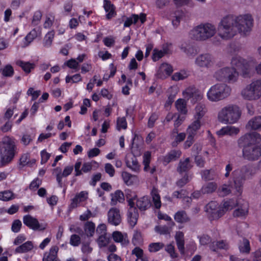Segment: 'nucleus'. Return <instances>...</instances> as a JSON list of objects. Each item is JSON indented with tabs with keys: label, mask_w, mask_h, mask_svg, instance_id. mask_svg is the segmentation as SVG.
Returning a JSON list of instances; mask_svg holds the SVG:
<instances>
[{
	"label": "nucleus",
	"mask_w": 261,
	"mask_h": 261,
	"mask_svg": "<svg viewBox=\"0 0 261 261\" xmlns=\"http://www.w3.org/2000/svg\"><path fill=\"white\" fill-rule=\"evenodd\" d=\"M261 135L256 133H247L238 140V145L243 147L242 155L249 161L257 160L261 156Z\"/></svg>",
	"instance_id": "nucleus-1"
},
{
	"label": "nucleus",
	"mask_w": 261,
	"mask_h": 261,
	"mask_svg": "<svg viewBox=\"0 0 261 261\" xmlns=\"http://www.w3.org/2000/svg\"><path fill=\"white\" fill-rule=\"evenodd\" d=\"M255 174V169L250 164L242 166L232 172L234 188L238 193L242 192L245 181L251 179Z\"/></svg>",
	"instance_id": "nucleus-2"
},
{
	"label": "nucleus",
	"mask_w": 261,
	"mask_h": 261,
	"mask_svg": "<svg viewBox=\"0 0 261 261\" xmlns=\"http://www.w3.org/2000/svg\"><path fill=\"white\" fill-rule=\"evenodd\" d=\"M233 15L223 17L219 22L217 28L218 36L223 40H227L237 35V29L235 25Z\"/></svg>",
	"instance_id": "nucleus-3"
},
{
	"label": "nucleus",
	"mask_w": 261,
	"mask_h": 261,
	"mask_svg": "<svg viewBox=\"0 0 261 261\" xmlns=\"http://www.w3.org/2000/svg\"><path fill=\"white\" fill-rule=\"evenodd\" d=\"M232 89L225 83H217L208 89L206 97L211 102H218L228 98L231 93Z\"/></svg>",
	"instance_id": "nucleus-4"
},
{
	"label": "nucleus",
	"mask_w": 261,
	"mask_h": 261,
	"mask_svg": "<svg viewBox=\"0 0 261 261\" xmlns=\"http://www.w3.org/2000/svg\"><path fill=\"white\" fill-rule=\"evenodd\" d=\"M217 33V28L211 23H204L194 28L190 32L191 38L197 41H205L213 37Z\"/></svg>",
	"instance_id": "nucleus-5"
},
{
	"label": "nucleus",
	"mask_w": 261,
	"mask_h": 261,
	"mask_svg": "<svg viewBox=\"0 0 261 261\" xmlns=\"http://www.w3.org/2000/svg\"><path fill=\"white\" fill-rule=\"evenodd\" d=\"M241 115V111L236 105H228L223 107L218 112V119L224 124H233L237 122Z\"/></svg>",
	"instance_id": "nucleus-6"
},
{
	"label": "nucleus",
	"mask_w": 261,
	"mask_h": 261,
	"mask_svg": "<svg viewBox=\"0 0 261 261\" xmlns=\"http://www.w3.org/2000/svg\"><path fill=\"white\" fill-rule=\"evenodd\" d=\"M15 148L14 140L8 136L4 137L0 141V154L3 164H7L13 160Z\"/></svg>",
	"instance_id": "nucleus-7"
},
{
	"label": "nucleus",
	"mask_w": 261,
	"mask_h": 261,
	"mask_svg": "<svg viewBox=\"0 0 261 261\" xmlns=\"http://www.w3.org/2000/svg\"><path fill=\"white\" fill-rule=\"evenodd\" d=\"M241 95L243 99L249 101L260 98L261 79L252 81L241 91Z\"/></svg>",
	"instance_id": "nucleus-8"
},
{
	"label": "nucleus",
	"mask_w": 261,
	"mask_h": 261,
	"mask_svg": "<svg viewBox=\"0 0 261 261\" xmlns=\"http://www.w3.org/2000/svg\"><path fill=\"white\" fill-rule=\"evenodd\" d=\"M213 77L217 81L232 84L237 81L238 73L234 68L224 67L217 70L214 72Z\"/></svg>",
	"instance_id": "nucleus-9"
},
{
	"label": "nucleus",
	"mask_w": 261,
	"mask_h": 261,
	"mask_svg": "<svg viewBox=\"0 0 261 261\" xmlns=\"http://www.w3.org/2000/svg\"><path fill=\"white\" fill-rule=\"evenodd\" d=\"M235 25L237 29V34L245 35L250 32L253 26V19L250 15L233 16Z\"/></svg>",
	"instance_id": "nucleus-10"
},
{
	"label": "nucleus",
	"mask_w": 261,
	"mask_h": 261,
	"mask_svg": "<svg viewBox=\"0 0 261 261\" xmlns=\"http://www.w3.org/2000/svg\"><path fill=\"white\" fill-rule=\"evenodd\" d=\"M205 211L213 219H217L224 214V210L216 201L209 202L205 206Z\"/></svg>",
	"instance_id": "nucleus-11"
},
{
	"label": "nucleus",
	"mask_w": 261,
	"mask_h": 261,
	"mask_svg": "<svg viewBox=\"0 0 261 261\" xmlns=\"http://www.w3.org/2000/svg\"><path fill=\"white\" fill-rule=\"evenodd\" d=\"M23 222L29 228L35 231H43L45 230L47 226L46 223L40 224L36 218L30 215L23 216Z\"/></svg>",
	"instance_id": "nucleus-12"
},
{
	"label": "nucleus",
	"mask_w": 261,
	"mask_h": 261,
	"mask_svg": "<svg viewBox=\"0 0 261 261\" xmlns=\"http://www.w3.org/2000/svg\"><path fill=\"white\" fill-rule=\"evenodd\" d=\"M214 58L210 54H204L199 55L195 59V64L200 68H211L215 63Z\"/></svg>",
	"instance_id": "nucleus-13"
},
{
	"label": "nucleus",
	"mask_w": 261,
	"mask_h": 261,
	"mask_svg": "<svg viewBox=\"0 0 261 261\" xmlns=\"http://www.w3.org/2000/svg\"><path fill=\"white\" fill-rule=\"evenodd\" d=\"M185 98L191 99L193 103L202 100L203 98L202 93L194 87H189L182 92Z\"/></svg>",
	"instance_id": "nucleus-14"
},
{
	"label": "nucleus",
	"mask_w": 261,
	"mask_h": 261,
	"mask_svg": "<svg viewBox=\"0 0 261 261\" xmlns=\"http://www.w3.org/2000/svg\"><path fill=\"white\" fill-rule=\"evenodd\" d=\"M248 203L243 200H239L238 205L233 215L234 217L245 218L248 212Z\"/></svg>",
	"instance_id": "nucleus-15"
},
{
	"label": "nucleus",
	"mask_w": 261,
	"mask_h": 261,
	"mask_svg": "<svg viewBox=\"0 0 261 261\" xmlns=\"http://www.w3.org/2000/svg\"><path fill=\"white\" fill-rule=\"evenodd\" d=\"M108 220L112 225H118L121 222L119 210L116 207L111 208L108 212Z\"/></svg>",
	"instance_id": "nucleus-16"
},
{
	"label": "nucleus",
	"mask_w": 261,
	"mask_h": 261,
	"mask_svg": "<svg viewBox=\"0 0 261 261\" xmlns=\"http://www.w3.org/2000/svg\"><path fill=\"white\" fill-rule=\"evenodd\" d=\"M88 192L86 191H83L77 193L75 197L71 199L70 207L74 208L77 207L81 202H84L88 198Z\"/></svg>",
	"instance_id": "nucleus-17"
},
{
	"label": "nucleus",
	"mask_w": 261,
	"mask_h": 261,
	"mask_svg": "<svg viewBox=\"0 0 261 261\" xmlns=\"http://www.w3.org/2000/svg\"><path fill=\"white\" fill-rule=\"evenodd\" d=\"M173 71L172 66L167 63L162 64L156 72V76L160 79H165Z\"/></svg>",
	"instance_id": "nucleus-18"
},
{
	"label": "nucleus",
	"mask_w": 261,
	"mask_h": 261,
	"mask_svg": "<svg viewBox=\"0 0 261 261\" xmlns=\"http://www.w3.org/2000/svg\"><path fill=\"white\" fill-rule=\"evenodd\" d=\"M139 20L143 23L146 21V14L144 13H141L140 15L132 14L130 17L126 18L124 23V27H129L132 24L136 23Z\"/></svg>",
	"instance_id": "nucleus-19"
},
{
	"label": "nucleus",
	"mask_w": 261,
	"mask_h": 261,
	"mask_svg": "<svg viewBox=\"0 0 261 261\" xmlns=\"http://www.w3.org/2000/svg\"><path fill=\"white\" fill-rule=\"evenodd\" d=\"M255 64V61L252 59L249 61L245 60L240 71L244 77H248L251 73Z\"/></svg>",
	"instance_id": "nucleus-20"
},
{
	"label": "nucleus",
	"mask_w": 261,
	"mask_h": 261,
	"mask_svg": "<svg viewBox=\"0 0 261 261\" xmlns=\"http://www.w3.org/2000/svg\"><path fill=\"white\" fill-rule=\"evenodd\" d=\"M129 207L128 210L127 217L130 225L134 226L137 223L139 215L138 210L135 206V204L128 205Z\"/></svg>",
	"instance_id": "nucleus-21"
},
{
	"label": "nucleus",
	"mask_w": 261,
	"mask_h": 261,
	"mask_svg": "<svg viewBox=\"0 0 261 261\" xmlns=\"http://www.w3.org/2000/svg\"><path fill=\"white\" fill-rule=\"evenodd\" d=\"M248 129L254 130H261V116L252 118L249 120L246 126Z\"/></svg>",
	"instance_id": "nucleus-22"
},
{
	"label": "nucleus",
	"mask_w": 261,
	"mask_h": 261,
	"mask_svg": "<svg viewBox=\"0 0 261 261\" xmlns=\"http://www.w3.org/2000/svg\"><path fill=\"white\" fill-rule=\"evenodd\" d=\"M206 105L203 103H198L194 109V119H197L201 120L202 117L207 112Z\"/></svg>",
	"instance_id": "nucleus-23"
},
{
	"label": "nucleus",
	"mask_w": 261,
	"mask_h": 261,
	"mask_svg": "<svg viewBox=\"0 0 261 261\" xmlns=\"http://www.w3.org/2000/svg\"><path fill=\"white\" fill-rule=\"evenodd\" d=\"M175 240L179 251L181 254H184L185 251L184 233L182 231H177L175 235Z\"/></svg>",
	"instance_id": "nucleus-24"
},
{
	"label": "nucleus",
	"mask_w": 261,
	"mask_h": 261,
	"mask_svg": "<svg viewBox=\"0 0 261 261\" xmlns=\"http://www.w3.org/2000/svg\"><path fill=\"white\" fill-rule=\"evenodd\" d=\"M112 237L115 242L120 243L122 245H126L129 243L127 236L126 233L115 231L113 232Z\"/></svg>",
	"instance_id": "nucleus-25"
},
{
	"label": "nucleus",
	"mask_w": 261,
	"mask_h": 261,
	"mask_svg": "<svg viewBox=\"0 0 261 261\" xmlns=\"http://www.w3.org/2000/svg\"><path fill=\"white\" fill-rule=\"evenodd\" d=\"M41 35V31L40 28H36L33 29L24 38L25 46H28L35 38L40 37Z\"/></svg>",
	"instance_id": "nucleus-26"
},
{
	"label": "nucleus",
	"mask_w": 261,
	"mask_h": 261,
	"mask_svg": "<svg viewBox=\"0 0 261 261\" xmlns=\"http://www.w3.org/2000/svg\"><path fill=\"white\" fill-rule=\"evenodd\" d=\"M103 8L107 13L106 18L107 19H110L116 15V13L115 11V7L110 1H103Z\"/></svg>",
	"instance_id": "nucleus-27"
},
{
	"label": "nucleus",
	"mask_w": 261,
	"mask_h": 261,
	"mask_svg": "<svg viewBox=\"0 0 261 261\" xmlns=\"http://www.w3.org/2000/svg\"><path fill=\"white\" fill-rule=\"evenodd\" d=\"M239 132V129L231 126H226L222 127L217 132V134L221 137L224 135L232 136L237 135Z\"/></svg>",
	"instance_id": "nucleus-28"
},
{
	"label": "nucleus",
	"mask_w": 261,
	"mask_h": 261,
	"mask_svg": "<svg viewBox=\"0 0 261 261\" xmlns=\"http://www.w3.org/2000/svg\"><path fill=\"white\" fill-rule=\"evenodd\" d=\"M201 126V120L194 119V120L189 125L188 127L187 128V134L195 136L197 132L200 128Z\"/></svg>",
	"instance_id": "nucleus-29"
},
{
	"label": "nucleus",
	"mask_w": 261,
	"mask_h": 261,
	"mask_svg": "<svg viewBox=\"0 0 261 261\" xmlns=\"http://www.w3.org/2000/svg\"><path fill=\"white\" fill-rule=\"evenodd\" d=\"M181 154L180 150H171L164 157V163L166 165L171 161H175L180 156Z\"/></svg>",
	"instance_id": "nucleus-30"
},
{
	"label": "nucleus",
	"mask_w": 261,
	"mask_h": 261,
	"mask_svg": "<svg viewBox=\"0 0 261 261\" xmlns=\"http://www.w3.org/2000/svg\"><path fill=\"white\" fill-rule=\"evenodd\" d=\"M136 205L141 211H145L150 207L151 203L148 196H143L137 200Z\"/></svg>",
	"instance_id": "nucleus-31"
},
{
	"label": "nucleus",
	"mask_w": 261,
	"mask_h": 261,
	"mask_svg": "<svg viewBox=\"0 0 261 261\" xmlns=\"http://www.w3.org/2000/svg\"><path fill=\"white\" fill-rule=\"evenodd\" d=\"M111 204L115 205L118 202H122L124 200L123 193L120 190H117L114 193L111 194Z\"/></svg>",
	"instance_id": "nucleus-32"
},
{
	"label": "nucleus",
	"mask_w": 261,
	"mask_h": 261,
	"mask_svg": "<svg viewBox=\"0 0 261 261\" xmlns=\"http://www.w3.org/2000/svg\"><path fill=\"white\" fill-rule=\"evenodd\" d=\"M121 176L124 183L128 186L133 185L137 180V176L132 175L126 171L122 172Z\"/></svg>",
	"instance_id": "nucleus-33"
},
{
	"label": "nucleus",
	"mask_w": 261,
	"mask_h": 261,
	"mask_svg": "<svg viewBox=\"0 0 261 261\" xmlns=\"http://www.w3.org/2000/svg\"><path fill=\"white\" fill-rule=\"evenodd\" d=\"M58 248L57 246L52 247L48 254H45L43 258V261H56L57 259V253Z\"/></svg>",
	"instance_id": "nucleus-34"
},
{
	"label": "nucleus",
	"mask_w": 261,
	"mask_h": 261,
	"mask_svg": "<svg viewBox=\"0 0 261 261\" xmlns=\"http://www.w3.org/2000/svg\"><path fill=\"white\" fill-rule=\"evenodd\" d=\"M34 247L33 244L31 241H27L23 244L17 247L15 252L17 253H22L31 251Z\"/></svg>",
	"instance_id": "nucleus-35"
},
{
	"label": "nucleus",
	"mask_w": 261,
	"mask_h": 261,
	"mask_svg": "<svg viewBox=\"0 0 261 261\" xmlns=\"http://www.w3.org/2000/svg\"><path fill=\"white\" fill-rule=\"evenodd\" d=\"M151 153L149 151H146L143 155V164L144 165V170L145 171H149L152 174L155 171V168H151L150 170L149 164L150 162Z\"/></svg>",
	"instance_id": "nucleus-36"
},
{
	"label": "nucleus",
	"mask_w": 261,
	"mask_h": 261,
	"mask_svg": "<svg viewBox=\"0 0 261 261\" xmlns=\"http://www.w3.org/2000/svg\"><path fill=\"white\" fill-rule=\"evenodd\" d=\"M239 249L242 253H249L250 251V243L246 238H242L239 243Z\"/></svg>",
	"instance_id": "nucleus-37"
},
{
	"label": "nucleus",
	"mask_w": 261,
	"mask_h": 261,
	"mask_svg": "<svg viewBox=\"0 0 261 261\" xmlns=\"http://www.w3.org/2000/svg\"><path fill=\"white\" fill-rule=\"evenodd\" d=\"M151 195L152 197L154 206L156 208L159 209L161 206V201L160 196L159 194L158 190L156 188H153L151 192Z\"/></svg>",
	"instance_id": "nucleus-38"
},
{
	"label": "nucleus",
	"mask_w": 261,
	"mask_h": 261,
	"mask_svg": "<svg viewBox=\"0 0 261 261\" xmlns=\"http://www.w3.org/2000/svg\"><path fill=\"white\" fill-rule=\"evenodd\" d=\"M84 231L88 237H93L95 231V226L93 222L88 221L84 224Z\"/></svg>",
	"instance_id": "nucleus-39"
},
{
	"label": "nucleus",
	"mask_w": 261,
	"mask_h": 261,
	"mask_svg": "<svg viewBox=\"0 0 261 261\" xmlns=\"http://www.w3.org/2000/svg\"><path fill=\"white\" fill-rule=\"evenodd\" d=\"M126 164L127 167L134 171L138 172L140 170V165L135 156H133L130 159L127 160Z\"/></svg>",
	"instance_id": "nucleus-40"
},
{
	"label": "nucleus",
	"mask_w": 261,
	"mask_h": 261,
	"mask_svg": "<svg viewBox=\"0 0 261 261\" xmlns=\"http://www.w3.org/2000/svg\"><path fill=\"white\" fill-rule=\"evenodd\" d=\"M192 167V165L190 162L189 158H186L184 161H180L178 164L177 171L179 173L186 172L190 170Z\"/></svg>",
	"instance_id": "nucleus-41"
},
{
	"label": "nucleus",
	"mask_w": 261,
	"mask_h": 261,
	"mask_svg": "<svg viewBox=\"0 0 261 261\" xmlns=\"http://www.w3.org/2000/svg\"><path fill=\"white\" fill-rule=\"evenodd\" d=\"M245 62V59L240 56H234L231 60V68H234L236 70H240L243 64Z\"/></svg>",
	"instance_id": "nucleus-42"
},
{
	"label": "nucleus",
	"mask_w": 261,
	"mask_h": 261,
	"mask_svg": "<svg viewBox=\"0 0 261 261\" xmlns=\"http://www.w3.org/2000/svg\"><path fill=\"white\" fill-rule=\"evenodd\" d=\"M175 220L180 223H186L189 221V218L188 217L186 213L184 211H178L175 213L174 215Z\"/></svg>",
	"instance_id": "nucleus-43"
},
{
	"label": "nucleus",
	"mask_w": 261,
	"mask_h": 261,
	"mask_svg": "<svg viewBox=\"0 0 261 261\" xmlns=\"http://www.w3.org/2000/svg\"><path fill=\"white\" fill-rule=\"evenodd\" d=\"M172 24L174 27H177L180 21L184 20L185 14L182 11H176L172 16Z\"/></svg>",
	"instance_id": "nucleus-44"
},
{
	"label": "nucleus",
	"mask_w": 261,
	"mask_h": 261,
	"mask_svg": "<svg viewBox=\"0 0 261 261\" xmlns=\"http://www.w3.org/2000/svg\"><path fill=\"white\" fill-rule=\"evenodd\" d=\"M217 188V185L215 182H208L202 186L201 192L202 194L212 193L216 190Z\"/></svg>",
	"instance_id": "nucleus-45"
},
{
	"label": "nucleus",
	"mask_w": 261,
	"mask_h": 261,
	"mask_svg": "<svg viewBox=\"0 0 261 261\" xmlns=\"http://www.w3.org/2000/svg\"><path fill=\"white\" fill-rule=\"evenodd\" d=\"M210 248L212 251H215L219 249H227L228 248V245L226 242L224 241L213 242L210 245Z\"/></svg>",
	"instance_id": "nucleus-46"
},
{
	"label": "nucleus",
	"mask_w": 261,
	"mask_h": 261,
	"mask_svg": "<svg viewBox=\"0 0 261 261\" xmlns=\"http://www.w3.org/2000/svg\"><path fill=\"white\" fill-rule=\"evenodd\" d=\"M181 49L189 56H194L198 53L196 47L191 44H187L185 46H181Z\"/></svg>",
	"instance_id": "nucleus-47"
},
{
	"label": "nucleus",
	"mask_w": 261,
	"mask_h": 261,
	"mask_svg": "<svg viewBox=\"0 0 261 261\" xmlns=\"http://www.w3.org/2000/svg\"><path fill=\"white\" fill-rule=\"evenodd\" d=\"M54 36L55 32L53 31L48 32L45 35L43 40V45L45 47L51 46Z\"/></svg>",
	"instance_id": "nucleus-48"
},
{
	"label": "nucleus",
	"mask_w": 261,
	"mask_h": 261,
	"mask_svg": "<svg viewBox=\"0 0 261 261\" xmlns=\"http://www.w3.org/2000/svg\"><path fill=\"white\" fill-rule=\"evenodd\" d=\"M175 106L179 112L181 114H186L187 113V102L183 99H178L175 102Z\"/></svg>",
	"instance_id": "nucleus-49"
},
{
	"label": "nucleus",
	"mask_w": 261,
	"mask_h": 261,
	"mask_svg": "<svg viewBox=\"0 0 261 261\" xmlns=\"http://www.w3.org/2000/svg\"><path fill=\"white\" fill-rule=\"evenodd\" d=\"M15 198L13 193L9 190L0 192V200L8 201Z\"/></svg>",
	"instance_id": "nucleus-50"
},
{
	"label": "nucleus",
	"mask_w": 261,
	"mask_h": 261,
	"mask_svg": "<svg viewBox=\"0 0 261 261\" xmlns=\"http://www.w3.org/2000/svg\"><path fill=\"white\" fill-rule=\"evenodd\" d=\"M165 247V245L162 242L151 243L148 245V250L150 252H156Z\"/></svg>",
	"instance_id": "nucleus-51"
},
{
	"label": "nucleus",
	"mask_w": 261,
	"mask_h": 261,
	"mask_svg": "<svg viewBox=\"0 0 261 261\" xmlns=\"http://www.w3.org/2000/svg\"><path fill=\"white\" fill-rule=\"evenodd\" d=\"M17 65L22 68V69L27 73L31 72V69L34 68V64L30 62H25L22 61H18L17 62Z\"/></svg>",
	"instance_id": "nucleus-52"
},
{
	"label": "nucleus",
	"mask_w": 261,
	"mask_h": 261,
	"mask_svg": "<svg viewBox=\"0 0 261 261\" xmlns=\"http://www.w3.org/2000/svg\"><path fill=\"white\" fill-rule=\"evenodd\" d=\"M238 203V201L234 199H229L224 202L223 206L221 207V208H223L225 212L226 211L232 210L234 207H237Z\"/></svg>",
	"instance_id": "nucleus-53"
},
{
	"label": "nucleus",
	"mask_w": 261,
	"mask_h": 261,
	"mask_svg": "<svg viewBox=\"0 0 261 261\" xmlns=\"http://www.w3.org/2000/svg\"><path fill=\"white\" fill-rule=\"evenodd\" d=\"M125 195L128 202V205L135 204L133 200L137 197L136 193L127 189L125 190Z\"/></svg>",
	"instance_id": "nucleus-54"
},
{
	"label": "nucleus",
	"mask_w": 261,
	"mask_h": 261,
	"mask_svg": "<svg viewBox=\"0 0 261 261\" xmlns=\"http://www.w3.org/2000/svg\"><path fill=\"white\" fill-rule=\"evenodd\" d=\"M188 75L189 74L186 71L180 70L179 72L174 73V74L172 75V79L173 80L178 81L186 79L188 77Z\"/></svg>",
	"instance_id": "nucleus-55"
},
{
	"label": "nucleus",
	"mask_w": 261,
	"mask_h": 261,
	"mask_svg": "<svg viewBox=\"0 0 261 261\" xmlns=\"http://www.w3.org/2000/svg\"><path fill=\"white\" fill-rule=\"evenodd\" d=\"M110 236L108 234L98 236L97 243L100 247L106 246L109 243Z\"/></svg>",
	"instance_id": "nucleus-56"
},
{
	"label": "nucleus",
	"mask_w": 261,
	"mask_h": 261,
	"mask_svg": "<svg viewBox=\"0 0 261 261\" xmlns=\"http://www.w3.org/2000/svg\"><path fill=\"white\" fill-rule=\"evenodd\" d=\"M2 75L5 77H11L14 74V69L10 65H7L2 70Z\"/></svg>",
	"instance_id": "nucleus-57"
},
{
	"label": "nucleus",
	"mask_w": 261,
	"mask_h": 261,
	"mask_svg": "<svg viewBox=\"0 0 261 261\" xmlns=\"http://www.w3.org/2000/svg\"><path fill=\"white\" fill-rule=\"evenodd\" d=\"M214 171L211 170H205L201 172L202 178L205 180H211L214 179Z\"/></svg>",
	"instance_id": "nucleus-58"
},
{
	"label": "nucleus",
	"mask_w": 261,
	"mask_h": 261,
	"mask_svg": "<svg viewBox=\"0 0 261 261\" xmlns=\"http://www.w3.org/2000/svg\"><path fill=\"white\" fill-rule=\"evenodd\" d=\"M42 16V13L41 11L37 10L35 11L33 16L32 24L33 25H37L40 22Z\"/></svg>",
	"instance_id": "nucleus-59"
},
{
	"label": "nucleus",
	"mask_w": 261,
	"mask_h": 261,
	"mask_svg": "<svg viewBox=\"0 0 261 261\" xmlns=\"http://www.w3.org/2000/svg\"><path fill=\"white\" fill-rule=\"evenodd\" d=\"M165 251L168 252L171 258L177 257L178 254L175 252L174 246L172 244H168L165 247Z\"/></svg>",
	"instance_id": "nucleus-60"
},
{
	"label": "nucleus",
	"mask_w": 261,
	"mask_h": 261,
	"mask_svg": "<svg viewBox=\"0 0 261 261\" xmlns=\"http://www.w3.org/2000/svg\"><path fill=\"white\" fill-rule=\"evenodd\" d=\"M55 20V16L53 13H49L46 17V20L44 23V28H50Z\"/></svg>",
	"instance_id": "nucleus-61"
},
{
	"label": "nucleus",
	"mask_w": 261,
	"mask_h": 261,
	"mask_svg": "<svg viewBox=\"0 0 261 261\" xmlns=\"http://www.w3.org/2000/svg\"><path fill=\"white\" fill-rule=\"evenodd\" d=\"M167 50L164 49L163 50H157V49H154L153 50V54L152 56V60L154 61H156L159 60L160 58H161L162 57L164 56L166 54H167Z\"/></svg>",
	"instance_id": "nucleus-62"
},
{
	"label": "nucleus",
	"mask_w": 261,
	"mask_h": 261,
	"mask_svg": "<svg viewBox=\"0 0 261 261\" xmlns=\"http://www.w3.org/2000/svg\"><path fill=\"white\" fill-rule=\"evenodd\" d=\"M81 237L75 234H72L70 238V244L71 245L76 247L81 244Z\"/></svg>",
	"instance_id": "nucleus-63"
},
{
	"label": "nucleus",
	"mask_w": 261,
	"mask_h": 261,
	"mask_svg": "<svg viewBox=\"0 0 261 261\" xmlns=\"http://www.w3.org/2000/svg\"><path fill=\"white\" fill-rule=\"evenodd\" d=\"M230 192V188L227 185H223L219 189V195L223 197L228 195Z\"/></svg>",
	"instance_id": "nucleus-64"
}]
</instances>
